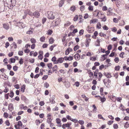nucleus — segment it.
Instances as JSON below:
<instances>
[{"mask_svg":"<svg viewBox=\"0 0 129 129\" xmlns=\"http://www.w3.org/2000/svg\"><path fill=\"white\" fill-rule=\"evenodd\" d=\"M10 3L11 4L10 6V7H11V8H12L15 5L16 3V0H11Z\"/></svg>","mask_w":129,"mask_h":129,"instance_id":"7ed1b4c3","label":"nucleus"},{"mask_svg":"<svg viewBox=\"0 0 129 129\" xmlns=\"http://www.w3.org/2000/svg\"><path fill=\"white\" fill-rule=\"evenodd\" d=\"M20 108L21 109H23L24 110H25L27 108V107L26 106H24V105L23 104H22L20 105Z\"/></svg>","mask_w":129,"mask_h":129,"instance_id":"4468645a","label":"nucleus"},{"mask_svg":"<svg viewBox=\"0 0 129 129\" xmlns=\"http://www.w3.org/2000/svg\"><path fill=\"white\" fill-rule=\"evenodd\" d=\"M79 48V47L78 45H77L74 47V50L75 51H76L77 49H78Z\"/></svg>","mask_w":129,"mask_h":129,"instance_id":"393cba45","label":"nucleus"},{"mask_svg":"<svg viewBox=\"0 0 129 129\" xmlns=\"http://www.w3.org/2000/svg\"><path fill=\"white\" fill-rule=\"evenodd\" d=\"M75 56V57H76L77 59H79L80 58V56L79 54L78 53L77 54H76Z\"/></svg>","mask_w":129,"mask_h":129,"instance_id":"de8ad7c7","label":"nucleus"},{"mask_svg":"<svg viewBox=\"0 0 129 129\" xmlns=\"http://www.w3.org/2000/svg\"><path fill=\"white\" fill-rule=\"evenodd\" d=\"M55 99V96L53 95L52 96V97H51L50 99V101L51 104H54L55 103V101L54 100Z\"/></svg>","mask_w":129,"mask_h":129,"instance_id":"0eeeda50","label":"nucleus"},{"mask_svg":"<svg viewBox=\"0 0 129 129\" xmlns=\"http://www.w3.org/2000/svg\"><path fill=\"white\" fill-rule=\"evenodd\" d=\"M99 13V10H96L94 11V13L93 14V15L96 17H99L98 15Z\"/></svg>","mask_w":129,"mask_h":129,"instance_id":"9b49d317","label":"nucleus"},{"mask_svg":"<svg viewBox=\"0 0 129 129\" xmlns=\"http://www.w3.org/2000/svg\"><path fill=\"white\" fill-rule=\"evenodd\" d=\"M35 61V59L34 58H31L29 59V61L32 63H34Z\"/></svg>","mask_w":129,"mask_h":129,"instance_id":"f704fd0d","label":"nucleus"},{"mask_svg":"<svg viewBox=\"0 0 129 129\" xmlns=\"http://www.w3.org/2000/svg\"><path fill=\"white\" fill-rule=\"evenodd\" d=\"M120 67L119 66H116L115 68V70L116 71H119L120 69Z\"/></svg>","mask_w":129,"mask_h":129,"instance_id":"4c0bfd02","label":"nucleus"},{"mask_svg":"<svg viewBox=\"0 0 129 129\" xmlns=\"http://www.w3.org/2000/svg\"><path fill=\"white\" fill-rule=\"evenodd\" d=\"M13 109L12 105V104H10L9 105L8 109L11 111H12Z\"/></svg>","mask_w":129,"mask_h":129,"instance_id":"f8f14e48","label":"nucleus"},{"mask_svg":"<svg viewBox=\"0 0 129 129\" xmlns=\"http://www.w3.org/2000/svg\"><path fill=\"white\" fill-rule=\"evenodd\" d=\"M103 29L104 30H107L108 29V27L106 25L103 27Z\"/></svg>","mask_w":129,"mask_h":129,"instance_id":"680f3d73","label":"nucleus"},{"mask_svg":"<svg viewBox=\"0 0 129 129\" xmlns=\"http://www.w3.org/2000/svg\"><path fill=\"white\" fill-rule=\"evenodd\" d=\"M30 41L32 43L35 44L36 42V39L34 38H31L30 39Z\"/></svg>","mask_w":129,"mask_h":129,"instance_id":"6ab92c4d","label":"nucleus"},{"mask_svg":"<svg viewBox=\"0 0 129 129\" xmlns=\"http://www.w3.org/2000/svg\"><path fill=\"white\" fill-rule=\"evenodd\" d=\"M3 27L7 30L8 29L10 28L9 24L8 23L3 24Z\"/></svg>","mask_w":129,"mask_h":129,"instance_id":"6e6552de","label":"nucleus"},{"mask_svg":"<svg viewBox=\"0 0 129 129\" xmlns=\"http://www.w3.org/2000/svg\"><path fill=\"white\" fill-rule=\"evenodd\" d=\"M77 62L76 61H75L73 62V66L74 67H76L77 66Z\"/></svg>","mask_w":129,"mask_h":129,"instance_id":"338daca9","label":"nucleus"},{"mask_svg":"<svg viewBox=\"0 0 129 129\" xmlns=\"http://www.w3.org/2000/svg\"><path fill=\"white\" fill-rule=\"evenodd\" d=\"M18 67L16 66H14L13 67V70L16 71L18 70Z\"/></svg>","mask_w":129,"mask_h":129,"instance_id":"ea45409f","label":"nucleus"},{"mask_svg":"<svg viewBox=\"0 0 129 129\" xmlns=\"http://www.w3.org/2000/svg\"><path fill=\"white\" fill-rule=\"evenodd\" d=\"M64 58L62 57H61L58 58L57 59V61L59 63H61L63 61Z\"/></svg>","mask_w":129,"mask_h":129,"instance_id":"9d476101","label":"nucleus"},{"mask_svg":"<svg viewBox=\"0 0 129 129\" xmlns=\"http://www.w3.org/2000/svg\"><path fill=\"white\" fill-rule=\"evenodd\" d=\"M49 86V84L47 82H46L44 84V86L46 88H48Z\"/></svg>","mask_w":129,"mask_h":129,"instance_id":"3c124183","label":"nucleus"},{"mask_svg":"<svg viewBox=\"0 0 129 129\" xmlns=\"http://www.w3.org/2000/svg\"><path fill=\"white\" fill-rule=\"evenodd\" d=\"M9 43L8 42H6L5 43V47L7 48L9 46Z\"/></svg>","mask_w":129,"mask_h":129,"instance_id":"774afa93","label":"nucleus"},{"mask_svg":"<svg viewBox=\"0 0 129 129\" xmlns=\"http://www.w3.org/2000/svg\"><path fill=\"white\" fill-rule=\"evenodd\" d=\"M85 9V6L84 5L81 6L80 8V10L81 12L83 11Z\"/></svg>","mask_w":129,"mask_h":129,"instance_id":"b1692460","label":"nucleus"},{"mask_svg":"<svg viewBox=\"0 0 129 129\" xmlns=\"http://www.w3.org/2000/svg\"><path fill=\"white\" fill-rule=\"evenodd\" d=\"M25 13H26L27 15L28 14L29 15L32 16H33V13L30 12L29 10H27L25 11Z\"/></svg>","mask_w":129,"mask_h":129,"instance_id":"1a4fd4ad","label":"nucleus"},{"mask_svg":"<svg viewBox=\"0 0 129 129\" xmlns=\"http://www.w3.org/2000/svg\"><path fill=\"white\" fill-rule=\"evenodd\" d=\"M48 67L49 69L52 68V63H50L47 64Z\"/></svg>","mask_w":129,"mask_h":129,"instance_id":"a211bd4d","label":"nucleus"},{"mask_svg":"<svg viewBox=\"0 0 129 129\" xmlns=\"http://www.w3.org/2000/svg\"><path fill=\"white\" fill-rule=\"evenodd\" d=\"M5 123L8 126H9L10 125V123H9V120H7L6 121Z\"/></svg>","mask_w":129,"mask_h":129,"instance_id":"5fc2aeb1","label":"nucleus"},{"mask_svg":"<svg viewBox=\"0 0 129 129\" xmlns=\"http://www.w3.org/2000/svg\"><path fill=\"white\" fill-rule=\"evenodd\" d=\"M14 95V93L13 92V91H11L10 92V96L11 98H12Z\"/></svg>","mask_w":129,"mask_h":129,"instance_id":"0e129e2a","label":"nucleus"},{"mask_svg":"<svg viewBox=\"0 0 129 129\" xmlns=\"http://www.w3.org/2000/svg\"><path fill=\"white\" fill-rule=\"evenodd\" d=\"M93 7L92 6H89L88 8V9L89 11H92L93 10Z\"/></svg>","mask_w":129,"mask_h":129,"instance_id":"bb28decb","label":"nucleus"},{"mask_svg":"<svg viewBox=\"0 0 129 129\" xmlns=\"http://www.w3.org/2000/svg\"><path fill=\"white\" fill-rule=\"evenodd\" d=\"M52 33V31L51 30H49L48 31V32L47 33L48 35H51Z\"/></svg>","mask_w":129,"mask_h":129,"instance_id":"37998d69","label":"nucleus"},{"mask_svg":"<svg viewBox=\"0 0 129 129\" xmlns=\"http://www.w3.org/2000/svg\"><path fill=\"white\" fill-rule=\"evenodd\" d=\"M33 33V31H31V30L29 29L28 31L26 32V34H31Z\"/></svg>","mask_w":129,"mask_h":129,"instance_id":"79ce46f5","label":"nucleus"},{"mask_svg":"<svg viewBox=\"0 0 129 129\" xmlns=\"http://www.w3.org/2000/svg\"><path fill=\"white\" fill-rule=\"evenodd\" d=\"M35 44H33L31 46V48L32 49H35Z\"/></svg>","mask_w":129,"mask_h":129,"instance_id":"e2e57ef3","label":"nucleus"},{"mask_svg":"<svg viewBox=\"0 0 129 129\" xmlns=\"http://www.w3.org/2000/svg\"><path fill=\"white\" fill-rule=\"evenodd\" d=\"M76 9L75 7L74 6H73L70 8V10L73 12Z\"/></svg>","mask_w":129,"mask_h":129,"instance_id":"cd10ccee","label":"nucleus"},{"mask_svg":"<svg viewBox=\"0 0 129 129\" xmlns=\"http://www.w3.org/2000/svg\"><path fill=\"white\" fill-rule=\"evenodd\" d=\"M71 122H68L67 123L63 124L62 125V127L63 129H65L66 127L69 128L70 126L71 125Z\"/></svg>","mask_w":129,"mask_h":129,"instance_id":"f03ea898","label":"nucleus"},{"mask_svg":"<svg viewBox=\"0 0 129 129\" xmlns=\"http://www.w3.org/2000/svg\"><path fill=\"white\" fill-rule=\"evenodd\" d=\"M13 54V52H10L8 54V56L9 57H12Z\"/></svg>","mask_w":129,"mask_h":129,"instance_id":"13d9d810","label":"nucleus"},{"mask_svg":"<svg viewBox=\"0 0 129 129\" xmlns=\"http://www.w3.org/2000/svg\"><path fill=\"white\" fill-rule=\"evenodd\" d=\"M65 86L66 87H69L70 86V85L69 83H66L65 84Z\"/></svg>","mask_w":129,"mask_h":129,"instance_id":"052dcab7","label":"nucleus"},{"mask_svg":"<svg viewBox=\"0 0 129 129\" xmlns=\"http://www.w3.org/2000/svg\"><path fill=\"white\" fill-rule=\"evenodd\" d=\"M101 19H102V21L105 22L107 20V18L105 16L104 17L102 18H101Z\"/></svg>","mask_w":129,"mask_h":129,"instance_id":"72a5a7b5","label":"nucleus"},{"mask_svg":"<svg viewBox=\"0 0 129 129\" xmlns=\"http://www.w3.org/2000/svg\"><path fill=\"white\" fill-rule=\"evenodd\" d=\"M116 63L118 62L119 61V59L118 57H115L114 59Z\"/></svg>","mask_w":129,"mask_h":129,"instance_id":"49530a36","label":"nucleus"},{"mask_svg":"<svg viewBox=\"0 0 129 129\" xmlns=\"http://www.w3.org/2000/svg\"><path fill=\"white\" fill-rule=\"evenodd\" d=\"M84 30L83 29L81 30L79 32V34L80 35H82L83 34Z\"/></svg>","mask_w":129,"mask_h":129,"instance_id":"8fccbe9b","label":"nucleus"},{"mask_svg":"<svg viewBox=\"0 0 129 129\" xmlns=\"http://www.w3.org/2000/svg\"><path fill=\"white\" fill-rule=\"evenodd\" d=\"M33 16L39 18L40 16V14L38 11H35L33 13Z\"/></svg>","mask_w":129,"mask_h":129,"instance_id":"39448f33","label":"nucleus"},{"mask_svg":"<svg viewBox=\"0 0 129 129\" xmlns=\"http://www.w3.org/2000/svg\"><path fill=\"white\" fill-rule=\"evenodd\" d=\"M54 41V40L52 38H51L49 39V42L50 44H52Z\"/></svg>","mask_w":129,"mask_h":129,"instance_id":"412c9836","label":"nucleus"},{"mask_svg":"<svg viewBox=\"0 0 129 129\" xmlns=\"http://www.w3.org/2000/svg\"><path fill=\"white\" fill-rule=\"evenodd\" d=\"M98 20L97 19H94L91 20L90 22L91 23H95Z\"/></svg>","mask_w":129,"mask_h":129,"instance_id":"aec40b11","label":"nucleus"},{"mask_svg":"<svg viewBox=\"0 0 129 129\" xmlns=\"http://www.w3.org/2000/svg\"><path fill=\"white\" fill-rule=\"evenodd\" d=\"M92 107L93 108V111L94 112H96L97 110V108L95 105L94 104L92 105Z\"/></svg>","mask_w":129,"mask_h":129,"instance_id":"7c9ffc66","label":"nucleus"},{"mask_svg":"<svg viewBox=\"0 0 129 129\" xmlns=\"http://www.w3.org/2000/svg\"><path fill=\"white\" fill-rule=\"evenodd\" d=\"M64 1L61 0L59 2V6L60 7H61L64 3Z\"/></svg>","mask_w":129,"mask_h":129,"instance_id":"dca6fc26","label":"nucleus"},{"mask_svg":"<svg viewBox=\"0 0 129 129\" xmlns=\"http://www.w3.org/2000/svg\"><path fill=\"white\" fill-rule=\"evenodd\" d=\"M78 19V16L77 15H76L74 18L73 19V20L75 21H77Z\"/></svg>","mask_w":129,"mask_h":129,"instance_id":"a878e982","label":"nucleus"},{"mask_svg":"<svg viewBox=\"0 0 129 129\" xmlns=\"http://www.w3.org/2000/svg\"><path fill=\"white\" fill-rule=\"evenodd\" d=\"M73 57L72 56H69L68 57L66 56L64 57V59L65 60H68L69 61H71L73 59Z\"/></svg>","mask_w":129,"mask_h":129,"instance_id":"423d86ee","label":"nucleus"},{"mask_svg":"<svg viewBox=\"0 0 129 129\" xmlns=\"http://www.w3.org/2000/svg\"><path fill=\"white\" fill-rule=\"evenodd\" d=\"M36 123L37 125H38L40 123V122L39 120H37L36 121Z\"/></svg>","mask_w":129,"mask_h":129,"instance_id":"864d4df0","label":"nucleus"},{"mask_svg":"<svg viewBox=\"0 0 129 129\" xmlns=\"http://www.w3.org/2000/svg\"><path fill=\"white\" fill-rule=\"evenodd\" d=\"M111 30L114 32H115L117 31V29L116 27H114L112 28Z\"/></svg>","mask_w":129,"mask_h":129,"instance_id":"09e8293b","label":"nucleus"},{"mask_svg":"<svg viewBox=\"0 0 129 129\" xmlns=\"http://www.w3.org/2000/svg\"><path fill=\"white\" fill-rule=\"evenodd\" d=\"M17 125L19 126H22V122L20 121H19L18 122Z\"/></svg>","mask_w":129,"mask_h":129,"instance_id":"2f4dec72","label":"nucleus"},{"mask_svg":"<svg viewBox=\"0 0 129 129\" xmlns=\"http://www.w3.org/2000/svg\"><path fill=\"white\" fill-rule=\"evenodd\" d=\"M10 60L11 62H10V63H14L15 61V59L13 58H12L10 59Z\"/></svg>","mask_w":129,"mask_h":129,"instance_id":"5701e85b","label":"nucleus"},{"mask_svg":"<svg viewBox=\"0 0 129 129\" xmlns=\"http://www.w3.org/2000/svg\"><path fill=\"white\" fill-rule=\"evenodd\" d=\"M48 77V76L47 75H44L42 78V79L43 80H46Z\"/></svg>","mask_w":129,"mask_h":129,"instance_id":"4d7b16f0","label":"nucleus"},{"mask_svg":"<svg viewBox=\"0 0 129 129\" xmlns=\"http://www.w3.org/2000/svg\"><path fill=\"white\" fill-rule=\"evenodd\" d=\"M10 46L11 48L14 47L15 49H16L17 47V45L15 42H13L12 44L10 45Z\"/></svg>","mask_w":129,"mask_h":129,"instance_id":"ddd939ff","label":"nucleus"},{"mask_svg":"<svg viewBox=\"0 0 129 129\" xmlns=\"http://www.w3.org/2000/svg\"><path fill=\"white\" fill-rule=\"evenodd\" d=\"M58 69L57 66L56 65H55L52 68V69L53 72H54L55 71H57Z\"/></svg>","mask_w":129,"mask_h":129,"instance_id":"2eb2a0df","label":"nucleus"},{"mask_svg":"<svg viewBox=\"0 0 129 129\" xmlns=\"http://www.w3.org/2000/svg\"><path fill=\"white\" fill-rule=\"evenodd\" d=\"M65 54L66 55H68L70 53V50H69V49H67L65 52Z\"/></svg>","mask_w":129,"mask_h":129,"instance_id":"c9c22d12","label":"nucleus"},{"mask_svg":"<svg viewBox=\"0 0 129 129\" xmlns=\"http://www.w3.org/2000/svg\"><path fill=\"white\" fill-rule=\"evenodd\" d=\"M100 99L101 102L102 103L104 102L106 100V99L104 97L102 98V97L101 96L100 97Z\"/></svg>","mask_w":129,"mask_h":129,"instance_id":"f3484780","label":"nucleus"},{"mask_svg":"<svg viewBox=\"0 0 129 129\" xmlns=\"http://www.w3.org/2000/svg\"><path fill=\"white\" fill-rule=\"evenodd\" d=\"M44 104L45 103L43 101H41L39 103V105L41 106H43Z\"/></svg>","mask_w":129,"mask_h":129,"instance_id":"6e6d98bb","label":"nucleus"},{"mask_svg":"<svg viewBox=\"0 0 129 129\" xmlns=\"http://www.w3.org/2000/svg\"><path fill=\"white\" fill-rule=\"evenodd\" d=\"M79 123L81 125H83L84 124V121L82 120H79L78 121Z\"/></svg>","mask_w":129,"mask_h":129,"instance_id":"bf43d9fd","label":"nucleus"},{"mask_svg":"<svg viewBox=\"0 0 129 129\" xmlns=\"http://www.w3.org/2000/svg\"><path fill=\"white\" fill-rule=\"evenodd\" d=\"M23 52L22 51H19L18 52V54L20 56H22L23 55Z\"/></svg>","mask_w":129,"mask_h":129,"instance_id":"58836bf2","label":"nucleus"},{"mask_svg":"<svg viewBox=\"0 0 129 129\" xmlns=\"http://www.w3.org/2000/svg\"><path fill=\"white\" fill-rule=\"evenodd\" d=\"M47 14H48V17L49 19L51 20H53L54 19L55 16L52 12L48 11Z\"/></svg>","mask_w":129,"mask_h":129,"instance_id":"f257e3e1","label":"nucleus"},{"mask_svg":"<svg viewBox=\"0 0 129 129\" xmlns=\"http://www.w3.org/2000/svg\"><path fill=\"white\" fill-rule=\"evenodd\" d=\"M71 121H72L73 122H74V123H76L77 122L78 120L76 119H73L72 118L71 119Z\"/></svg>","mask_w":129,"mask_h":129,"instance_id":"a18cd8bd","label":"nucleus"},{"mask_svg":"<svg viewBox=\"0 0 129 129\" xmlns=\"http://www.w3.org/2000/svg\"><path fill=\"white\" fill-rule=\"evenodd\" d=\"M56 121L57 124L60 123L61 122V120L59 118H57L56 119Z\"/></svg>","mask_w":129,"mask_h":129,"instance_id":"473e14b6","label":"nucleus"},{"mask_svg":"<svg viewBox=\"0 0 129 129\" xmlns=\"http://www.w3.org/2000/svg\"><path fill=\"white\" fill-rule=\"evenodd\" d=\"M57 60L56 57L54 56L52 57L51 59V61H55L56 60Z\"/></svg>","mask_w":129,"mask_h":129,"instance_id":"e433bc0d","label":"nucleus"},{"mask_svg":"<svg viewBox=\"0 0 129 129\" xmlns=\"http://www.w3.org/2000/svg\"><path fill=\"white\" fill-rule=\"evenodd\" d=\"M39 53L40 54L38 56V58L39 59L42 60L43 57V52L42 51H40L39 52Z\"/></svg>","mask_w":129,"mask_h":129,"instance_id":"20e7f679","label":"nucleus"},{"mask_svg":"<svg viewBox=\"0 0 129 129\" xmlns=\"http://www.w3.org/2000/svg\"><path fill=\"white\" fill-rule=\"evenodd\" d=\"M21 91H22L23 92H24V91L25 89V85H24L22 86L21 87Z\"/></svg>","mask_w":129,"mask_h":129,"instance_id":"c85d7f7f","label":"nucleus"},{"mask_svg":"<svg viewBox=\"0 0 129 129\" xmlns=\"http://www.w3.org/2000/svg\"><path fill=\"white\" fill-rule=\"evenodd\" d=\"M19 63L20 64H23V59L22 58H21L20 59V61L19 62Z\"/></svg>","mask_w":129,"mask_h":129,"instance_id":"c03bdc74","label":"nucleus"},{"mask_svg":"<svg viewBox=\"0 0 129 129\" xmlns=\"http://www.w3.org/2000/svg\"><path fill=\"white\" fill-rule=\"evenodd\" d=\"M99 35L101 37H106V35L105 34H104L103 33L101 32L99 34Z\"/></svg>","mask_w":129,"mask_h":129,"instance_id":"4be33fe9","label":"nucleus"},{"mask_svg":"<svg viewBox=\"0 0 129 129\" xmlns=\"http://www.w3.org/2000/svg\"><path fill=\"white\" fill-rule=\"evenodd\" d=\"M45 40V38L44 37H42L40 38V40L42 42H43Z\"/></svg>","mask_w":129,"mask_h":129,"instance_id":"c756f323","label":"nucleus"},{"mask_svg":"<svg viewBox=\"0 0 129 129\" xmlns=\"http://www.w3.org/2000/svg\"><path fill=\"white\" fill-rule=\"evenodd\" d=\"M113 121H109L107 122V124L109 125H111L113 123Z\"/></svg>","mask_w":129,"mask_h":129,"instance_id":"603ef678","label":"nucleus"},{"mask_svg":"<svg viewBox=\"0 0 129 129\" xmlns=\"http://www.w3.org/2000/svg\"><path fill=\"white\" fill-rule=\"evenodd\" d=\"M113 127L114 129H117L118 128V125L117 124H113Z\"/></svg>","mask_w":129,"mask_h":129,"instance_id":"a19ab883","label":"nucleus"},{"mask_svg":"<svg viewBox=\"0 0 129 129\" xmlns=\"http://www.w3.org/2000/svg\"><path fill=\"white\" fill-rule=\"evenodd\" d=\"M112 13L111 12L110 10L107 12V15L108 16H110L112 15Z\"/></svg>","mask_w":129,"mask_h":129,"instance_id":"69168bd1","label":"nucleus"}]
</instances>
